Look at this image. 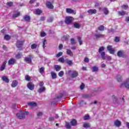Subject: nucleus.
Here are the masks:
<instances>
[{"label":"nucleus","instance_id":"52","mask_svg":"<svg viewBox=\"0 0 129 129\" xmlns=\"http://www.w3.org/2000/svg\"><path fill=\"white\" fill-rule=\"evenodd\" d=\"M84 61L85 62V63H88L89 62V58L87 57H85Z\"/></svg>","mask_w":129,"mask_h":129},{"label":"nucleus","instance_id":"64","mask_svg":"<svg viewBox=\"0 0 129 129\" xmlns=\"http://www.w3.org/2000/svg\"><path fill=\"white\" fill-rule=\"evenodd\" d=\"M45 17H44V16H42V17H40V21H45Z\"/></svg>","mask_w":129,"mask_h":129},{"label":"nucleus","instance_id":"14","mask_svg":"<svg viewBox=\"0 0 129 129\" xmlns=\"http://www.w3.org/2000/svg\"><path fill=\"white\" fill-rule=\"evenodd\" d=\"M2 79L5 83H10V79H9V78H8V77L6 76H3L2 77Z\"/></svg>","mask_w":129,"mask_h":129},{"label":"nucleus","instance_id":"43","mask_svg":"<svg viewBox=\"0 0 129 129\" xmlns=\"http://www.w3.org/2000/svg\"><path fill=\"white\" fill-rule=\"evenodd\" d=\"M63 55V52H59L57 54H56V58H59V57H61Z\"/></svg>","mask_w":129,"mask_h":129},{"label":"nucleus","instance_id":"56","mask_svg":"<svg viewBox=\"0 0 129 129\" xmlns=\"http://www.w3.org/2000/svg\"><path fill=\"white\" fill-rule=\"evenodd\" d=\"M39 85L40 87H43V86H44V82H40L39 83Z\"/></svg>","mask_w":129,"mask_h":129},{"label":"nucleus","instance_id":"51","mask_svg":"<svg viewBox=\"0 0 129 129\" xmlns=\"http://www.w3.org/2000/svg\"><path fill=\"white\" fill-rule=\"evenodd\" d=\"M85 87V85H84V83H82L81 85L80 86V89H81V90H83Z\"/></svg>","mask_w":129,"mask_h":129},{"label":"nucleus","instance_id":"44","mask_svg":"<svg viewBox=\"0 0 129 129\" xmlns=\"http://www.w3.org/2000/svg\"><path fill=\"white\" fill-rule=\"evenodd\" d=\"M58 62H60L61 63H64L65 62V59L63 57H60L58 59Z\"/></svg>","mask_w":129,"mask_h":129},{"label":"nucleus","instance_id":"33","mask_svg":"<svg viewBox=\"0 0 129 129\" xmlns=\"http://www.w3.org/2000/svg\"><path fill=\"white\" fill-rule=\"evenodd\" d=\"M116 79L118 82H121V81L122 80V78H121V76L120 75L117 76Z\"/></svg>","mask_w":129,"mask_h":129},{"label":"nucleus","instance_id":"5","mask_svg":"<svg viewBox=\"0 0 129 129\" xmlns=\"http://www.w3.org/2000/svg\"><path fill=\"white\" fill-rule=\"evenodd\" d=\"M25 40H18L16 42V46L20 49V48H22L23 46L24 45V43H25Z\"/></svg>","mask_w":129,"mask_h":129},{"label":"nucleus","instance_id":"6","mask_svg":"<svg viewBox=\"0 0 129 129\" xmlns=\"http://www.w3.org/2000/svg\"><path fill=\"white\" fill-rule=\"evenodd\" d=\"M27 88L29 90H34L35 89V85L32 82H29L27 84Z\"/></svg>","mask_w":129,"mask_h":129},{"label":"nucleus","instance_id":"61","mask_svg":"<svg viewBox=\"0 0 129 129\" xmlns=\"http://www.w3.org/2000/svg\"><path fill=\"white\" fill-rule=\"evenodd\" d=\"M125 22L126 23H129V16L126 17Z\"/></svg>","mask_w":129,"mask_h":129},{"label":"nucleus","instance_id":"2","mask_svg":"<svg viewBox=\"0 0 129 129\" xmlns=\"http://www.w3.org/2000/svg\"><path fill=\"white\" fill-rule=\"evenodd\" d=\"M74 20V18L73 17L67 16L65 18L64 23L66 25H71Z\"/></svg>","mask_w":129,"mask_h":129},{"label":"nucleus","instance_id":"4","mask_svg":"<svg viewBox=\"0 0 129 129\" xmlns=\"http://www.w3.org/2000/svg\"><path fill=\"white\" fill-rule=\"evenodd\" d=\"M69 75L70 76V77H71V78H76V77H77V76H78L79 74L78 72L75 71H69Z\"/></svg>","mask_w":129,"mask_h":129},{"label":"nucleus","instance_id":"54","mask_svg":"<svg viewBox=\"0 0 129 129\" xmlns=\"http://www.w3.org/2000/svg\"><path fill=\"white\" fill-rule=\"evenodd\" d=\"M62 39L63 40V41H66V40H68V37L66 35H64L62 37Z\"/></svg>","mask_w":129,"mask_h":129},{"label":"nucleus","instance_id":"16","mask_svg":"<svg viewBox=\"0 0 129 129\" xmlns=\"http://www.w3.org/2000/svg\"><path fill=\"white\" fill-rule=\"evenodd\" d=\"M18 81H17V80H13L12 81V83L11 84V86L13 88H15V87H17L18 86Z\"/></svg>","mask_w":129,"mask_h":129},{"label":"nucleus","instance_id":"24","mask_svg":"<svg viewBox=\"0 0 129 129\" xmlns=\"http://www.w3.org/2000/svg\"><path fill=\"white\" fill-rule=\"evenodd\" d=\"M20 15H21V13H20L19 12H18L17 13V14H15L13 15L12 18L13 19H16V18H18V17H20Z\"/></svg>","mask_w":129,"mask_h":129},{"label":"nucleus","instance_id":"63","mask_svg":"<svg viewBox=\"0 0 129 129\" xmlns=\"http://www.w3.org/2000/svg\"><path fill=\"white\" fill-rule=\"evenodd\" d=\"M48 120H49V121H53L54 118L53 117H49Z\"/></svg>","mask_w":129,"mask_h":129},{"label":"nucleus","instance_id":"21","mask_svg":"<svg viewBox=\"0 0 129 129\" xmlns=\"http://www.w3.org/2000/svg\"><path fill=\"white\" fill-rule=\"evenodd\" d=\"M24 20H25L26 22H31V18L28 15H25V16L24 17Z\"/></svg>","mask_w":129,"mask_h":129},{"label":"nucleus","instance_id":"8","mask_svg":"<svg viewBox=\"0 0 129 129\" xmlns=\"http://www.w3.org/2000/svg\"><path fill=\"white\" fill-rule=\"evenodd\" d=\"M24 61L25 62L27 63V64H30V63H32V56H29V57H25L24 58Z\"/></svg>","mask_w":129,"mask_h":129},{"label":"nucleus","instance_id":"42","mask_svg":"<svg viewBox=\"0 0 129 129\" xmlns=\"http://www.w3.org/2000/svg\"><path fill=\"white\" fill-rule=\"evenodd\" d=\"M37 45L36 44H32L31 45V48L32 49H37Z\"/></svg>","mask_w":129,"mask_h":129},{"label":"nucleus","instance_id":"35","mask_svg":"<svg viewBox=\"0 0 129 129\" xmlns=\"http://www.w3.org/2000/svg\"><path fill=\"white\" fill-rule=\"evenodd\" d=\"M103 11L104 12V15H108V14L109 13L108 10H107V8H103Z\"/></svg>","mask_w":129,"mask_h":129},{"label":"nucleus","instance_id":"7","mask_svg":"<svg viewBox=\"0 0 129 129\" xmlns=\"http://www.w3.org/2000/svg\"><path fill=\"white\" fill-rule=\"evenodd\" d=\"M28 105L31 108H33V107H36L37 106L38 104L37 103L34 102H29L28 103Z\"/></svg>","mask_w":129,"mask_h":129},{"label":"nucleus","instance_id":"27","mask_svg":"<svg viewBox=\"0 0 129 129\" xmlns=\"http://www.w3.org/2000/svg\"><path fill=\"white\" fill-rule=\"evenodd\" d=\"M46 90V88L45 87H41L38 90V92L39 93H41V92H43V91H45Z\"/></svg>","mask_w":129,"mask_h":129},{"label":"nucleus","instance_id":"32","mask_svg":"<svg viewBox=\"0 0 129 129\" xmlns=\"http://www.w3.org/2000/svg\"><path fill=\"white\" fill-rule=\"evenodd\" d=\"M74 26L76 29H80V24L79 23H75L74 24Z\"/></svg>","mask_w":129,"mask_h":129},{"label":"nucleus","instance_id":"15","mask_svg":"<svg viewBox=\"0 0 129 129\" xmlns=\"http://www.w3.org/2000/svg\"><path fill=\"white\" fill-rule=\"evenodd\" d=\"M117 56H118V57H124V52L122 50H119L117 52Z\"/></svg>","mask_w":129,"mask_h":129},{"label":"nucleus","instance_id":"28","mask_svg":"<svg viewBox=\"0 0 129 129\" xmlns=\"http://www.w3.org/2000/svg\"><path fill=\"white\" fill-rule=\"evenodd\" d=\"M51 75L52 79H56L57 78V74L56 73L51 72Z\"/></svg>","mask_w":129,"mask_h":129},{"label":"nucleus","instance_id":"9","mask_svg":"<svg viewBox=\"0 0 129 129\" xmlns=\"http://www.w3.org/2000/svg\"><path fill=\"white\" fill-rule=\"evenodd\" d=\"M124 86L125 88L128 89L129 88V79H127L126 81L123 83L120 86V87H122V86Z\"/></svg>","mask_w":129,"mask_h":129},{"label":"nucleus","instance_id":"39","mask_svg":"<svg viewBox=\"0 0 129 129\" xmlns=\"http://www.w3.org/2000/svg\"><path fill=\"white\" fill-rule=\"evenodd\" d=\"M78 40L79 43V45H81L82 44H83V41H82V39H81V37H78Z\"/></svg>","mask_w":129,"mask_h":129},{"label":"nucleus","instance_id":"17","mask_svg":"<svg viewBox=\"0 0 129 129\" xmlns=\"http://www.w3.org/2000/svg\"><path fill=\"white\" fill-rule=\"evenodd\" d=\"M71 124L72 126H76L77 125V120L75 119H73L71 121Z\"/></svg>","mask_w":129,"mask_h":129},{"label":"nucleus","instance_id":"53","mask_svg":"<svg viewBox=\"0 0 129 129\" xmlns=\"http://www.w3.org/2000/svg\"><path fill=\"white\" fill-rule=\"evenodd\" d=\"M63 97V95L62 94H60L59 96H57V97L55 98V99H61Z\"/></svg>","mask_w":129,"mask_h":129},{"label":"nucleus","instance_id":"11","mask_svg":"<svg viewBox=\"0 0 129 129\" xmlns=\"http://www.w3.org/2000/svg\"><path fill=\"white\" fill-rule=\"evenodd\" d=\"M17 60L15 58H11L8 61V65H15Z\"/></svg>","mask_w":129,"mask_h":129},{"label":"nucleus","instance_id":"46","mask_svg":"<svg viewBox=\"0 0 129 129\" xmlns=\"http://www.w3.org/2000/svg\"><path fill=\"white\" fill-rule=\"evenodd\" d=\"M71 42L72 45H74L76 43V41H75V39L74 38L71 39Z\"/></svg>","mask_w":129,"mask_h":129},{"label":"nucleus","instance_id":"59","mask_svg":"<svg viewBox=\"0 0 129 129\" xmlns=\"http://www.w3.org/2000/svg\"><path fill=\"white\" fill-rule=\"evenodd\" d=\"M127 8H128V6H127V5H123L122 6V8L123 9V10H126V9H127Z\"/></svg>","mask_w":129,"mask_h":129},{"label":"nucleus","instance_id":"47","mask_svg":"<svg viewBox=\"0 0 129 129\" xmlns=\"http://www.w3.org/2000/svg\"><path fill=\"white\" fill-rule=\"evenodd\" d=\"M63 76L64 72L61 71L59 73H58V76H59V77H63Z\"/></svg>","mask_w":129,"mask_h":129},{"label":"nucleus","instance_id":"48","mask_svg":"<svg viewBox=\"0 0 129 129\" xmlns=\"http://www.w3.org/2000/svg\"><path fill=\"white\" fill-rule=\"evenodd\" d=\"M16 59H20L21 57H22V54H21L20 52H18V53L16 55Z\"/></svg>","mask_w":129,"mask_h":129},{"label":"nucleus","instance_id":"30","mask_svg":"<svg viewBox=\"0 0 129 129\" xmlns=\"http://www.w3.org/2000/svg\"><path fill=\"white\" fill-rule=\"evenodd\" d=\"M25 79L26 81H32V78L29 75L25 76Z\"/></svg>","mask_w":129,"mask_h":129},{"label":"nucleus","instance_id":"34","mask_svg":"<svg viewBox=\"0 0 129 129\" xmlns=\"http://www.w3.org/2000/svg\"><path fill=\"white\" fill-rule=\"evenodd\" d=\"M4 40H6V41H9V40H11V36L8 34H6L4 36Z\"/></svg>","mask_w":129,"mask_h":129},{"label":"nucleus","instance_id":"1","mask_svg":"<svg viewBox=\"0 0 129 129\" xmlns=\"http://www.w3.org/2000/svg\"><path fill=\"white\" fill-rule=\"evenodd\" d=\"M104 47L101 46L99 48L98 52L101 54L102 60H105V52L104 51Z\"/></svg>","mask_w":129,"mask_h":129},{"label":"nucleus","instance_id":"31","mask_svg":"<svg viewBox=\"0 0 129 129\" xmlns=\"http://www.w3.org/2000/svg\"><path fill=\"white\" fill-rule=\"evenodd\" d=\"M83 126H84V128H88L90 127V123H85L83 124Z\"/></svg>","mask_w":129,"mask_h":129},{"label":"nucleus","instance_id":"19","mask_svg":"<svg viewBox=\"0 0 129 129\" xmlns=\"http://www.w3.org/2000/svg\"><path fill=\"white\" fill-rule=\"evenodd\" d=\"M88 14H91L92 15H94L96 14L97 11L95 9H90L88 11Z\"/></svg>","mask_w":129,"mask_h":129},{"label":"nucleus","instance_id":"25","mask_svg":"<svg viewBox=\"0 0 129 129\" xmlns=\"http://www.w3.org/2000/svg\"><path fill=\"white\" fill-rule=\"evenodd\" d=\"M35 12H36V15H37L38 16H40V15H41L42 14V13H43L42 10H41L39 9H36Z\"/></svg>","mask_w":129,"mask_h":129},{"label":"nucleus","instance_id":"41","mask_svg":"<svg viewBox=\"0 0 129 129\" xmlns=\"http://www.w3.org/2000/svg\"><path fill=\"white\" fill-rule=\"evenodd\" d=\"M7 5L8 6V7H12L14 5V3L13 2H9L7 3Z\"/></svg>","mask_w":129,"mask_h":129},{"label":"nucleus","instance_id":"20","mask_svg":"<svg viewBox=\"0 0 129 129\" xmlns=\"http://www.w3.org/2000/svg\"><path fill=\"white\" fill-rule=\"evenodd\" d=\"M67 54L71 57H73V52L69 49H67Z\"/></svg>","mask_w":129,"mask_h":129},{"label":"nucleus","instance_id":"50","mask_svg":"<svg viewBox=\"0 0 129 129\" xmlns=\"http://www.w3.org/2000/svg\"><path fill=\"white\" fill-rule=\"evenodd\" d=\"M89 118H90V116L89 115H85L84 117V120H87V119H89Z\"/></svg>","mask_w":129,"mask_h":129},{"label":"nucleus","instance_id":"3","mask_svg":"<svg viewBox=\"0 0 129 129\" xmlns=\"http://www.w3.org/2000/svg\"><path fill=\"white\" fill-rule=\"evenodd\" d=\"M16 116L19 119H24L26 117V113L24 111H21L20 112L16 114Z\"/></svg>","mask_w":129,"mask_h":129},{"label":"nucleus","instance_id":"38","mask_svg":"<svg viewBox=\"0 0 129 129\" xmlns=\"http://www.w3.org/2000/svg\"><path fill=\"white\" fill-rule=\"evenodd\" d=\"M118 13V15H119V16H124V15H125V11H119Z\"/></svg>","mask_w":129,"mask_h":129},{"label":"nucleus","instance_id":"60","mask_svg":"<svg viewBox=\"0 0 129 129\" xmlns=\"http://www.w3.org/2000/svg\"><path fill=\"white\" fill-rule=\"evenodd\" d=\"M47 22L48 23H52V22H53V18H50L47 20Z\"/></svg>","mask_w":129,"mask_h":129},{"label":"nucleus","instance_id":"26","mask_svg":"<svg viewBox=\"0 0 129 129\" xmlns=\"http://www.w3.org/2000/svg\"><path fill=\"white\" fill-rule=\"evenodd\" d=\"M55 71L58 72L61 70V66L59 65H54V66Z\"/></svg>","mask_w":129,"mask_h":129},{"label":"nucleus","instance_id":"12","mask_svg":"<svg viewBox=\"0 0 129 129\" xmlns=\"http://www.w3.org/2000/svg\"><path fill=\"white\" fill-rule=\"evenodd\" d=\"M7 60H5L3 62L0 68V71H4L5 70V68H6V65H7Z\"/></svg>","mask_w":129,"mask_h":129},{"label":"nucleus","instance_id":"29","mask_svg":"<svg viewBox=\"0 0 129 129\" xmlns=\"http://www.w3.org/2000/svg\"><path fill=\"white\" fill-rule=\"evenodd\" d=\"M65 62L66 63H67V64H68V65L71 66L73 64V62H72V60H70L68 59H66L65 60Z\"/></svg>","mask_w":129,"mask_h":129},{"label":"nucleus","instance_id":"36","mask_svg":"<svg viewBox=\"0 0 129 129\" xmlns=\"http://www.w3.org/2000/svg\"><path fill=\"white\" fill-rule=\"evenodd\" d=\"M98 71V68L96 66H94L92 68V72H97Z\"/></svg>","mask_w":129,"mask_h":129},{"label":"nucleus","instance_id":"55","mask_svg":"<svg viewBox=\"0 0 129 129\" xmlns=\"http://www.w3.org/2000/svg\"><path fill=\"white\" fill-rule=\"evenodd\" d=\"M112 98L115 102H116V101H117V99H116V98L115 97V96L113 95L112 96Z\"/></svg>","mask_w":129,"mask_h":129},{"label":"nucleus","instance_id":"40","mask_svg":"<svg viewBox=\"0 0 129 129\" xmlns=\"http://www.w3.org/2000/svg\"><path fill=\"white\" fill-rule=\"evenodd\" d=\"M98 30L99 31H103L104 30V26L103 25H101V26H99L98 28Z\"/></svg>","mask_w":129,"mask_h":129},{"label":"nucleus","instance_id":"58","mask_svg":"<svg viewBox=\"0 0 129 129\" xmlns=\"http://www.w3.org/2000/svg\"><path fill=\"white\" fill-rule=\"evenodd\" d=\"M46 43H47V40L46 39H44L42 45L43 48H45V45Z\"/></svg>","mask_w":129,"mask_h":129},{"label":"nucleus","instance_id":"49","mask_svg":"<svg viewBox=\"0 0 129 129\" xmlns=\"http://www.w3.org/2000/svg\"><path fill=\"white\" fill-rule=\"evenodd\" d=\"M46 36H47V34H46V33H45V32L43 31L40 33L41 37H46Z\"/></svg>","mask_w":129,"mask_h":129},{"label":"nucleus","instance_id":"10","mask_svg":"<svg viewBox=\"0 0 129 129\" xmlns=\"http://www.w3.org/2000/svg\"><path fill=\"white\" fill-rule=\"evenodd\" d=\"M107 49L108 50V51H109L110 54H114V52H115V50H114V49L112 48V47H111V46L109 45L107 47Z\"/></svg>","mask_w":129,"mask_h":129},{"label":"nucleus","instance_id":"57","mask_svg":"<svg viewBox=\"0 0 129 129\" xmlns=\"http://www.w3.org/2000/svg\"><path fill=\"white\" fill-rule=\"evenodd\" d=\"M42 115H43V113H42V112H39L37 113V116L38 117H40V116H42Z\"/></svg>","mask_w":129,"mask_h":129},{"label":"nucleus","instance_id":"13","mask_svg":"<svg viewBox=\"0 0 129 129\" xmlns=\"http://www.w3.org/2000/svg\"><path fill=\"white\" fill-rule=\"evenodd\" d=\"M115 126L117 127H119L121 125V122L119 120H116L114 122Z\"/></svg>","mask_w":129,"mask_h":129},{"label":"nucleus","instance_id":"45","mask_svg":"<svg viewBox=\"0 0 129 129\" xmlns=\"http://www.w3.org/2000/svg\"><path fill=\"white\" fill-rule=\"evenodd\" d=\"M44 70H45V69L43 67H41L39 69V73L41 74H43L44 73Z\"/></svg>","mask_w":129,"mask_h":129},{"label":"nucleus","instance_id":"37","mask_svg":"<svg viewBox=\"0 0 129 129\" xmlns=\"http://www.w3.org/2000/svg\"><path fill=\"white\" fill-rule=\"evenodd\" d=\"M65 126L66 128H68V129L71 128V125H70V123L68 122H66Z\"/></svg>","mask_w":129,"mask_h":129},{"label":"nucleus","instance_id":"22","mask_svg":"<svg viewBox=\"0 0 129 129\" xmlns=\"http://www.w3.org/2000/svg\"><path fill=\"white\" fill-rule=\"evenodd\" d=\"M66 12L68 14H74V10L70 9V8H67L66 9Z\"/></svg>","mask_w":129,"mask_h":129},{"label":"nucleus","instance_id":"62","mask_svg":"<svg viewBox=\"0 0 129 129\" xmlns=\"http://www.w3.org/2000/svg\"><path fill=\"white\" fill-rule=\"evenodd\" d=\"M115 42H119V38L118 37H115V40H114Z\"/></svg>","mask_w":129,"mask_h":129},{"label":"nucleus","instance_id":"18","mask_svg":"<svg viewBox=\"0 0 129 129\" xmlns=\"http://www.w3.org/2000/svg\"><path fill=\"white\" fill-rule=\"evenodd\" d=\"M46 7L48 9H54V6L52 5V4L49 2H47L46 3Z\"/></svg>","mask_w":129,"mask_h":129},{"label":"nucleus","instance_id":"23","mask_svg":"<svg viewBox=\"0 0 129 129\" xmlns=\"http://www.w3.org/2000/svg\"><path fill=\"white\" fill-rule=\"evenodd\" d=\"M95 37L97 39L99 38H104V35L101 34H95Z\"/></svg>","mask_w":129,"mask_h":129}]
</instances>
